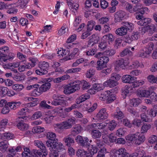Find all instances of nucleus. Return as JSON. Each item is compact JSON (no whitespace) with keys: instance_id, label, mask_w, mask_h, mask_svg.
Returning <instances> with one entry per match:
<instances>
[{"instance_id":"47","label":"nucleus","mask_w":157,"mask_h":157,"mask_svg":"<svg viewBox=\"0 0 157 157\" xmlns=\"http://www.w3.org/2000/svg\"><path fill=\"white\" fill-rule=\"evenodd\" d=\"M107 91L100 92L97 94V98L99 100L101 101H106Z\"/></svg>"},{"instance_id":"27","label":"nucleus","mask_w":157,"mask_h":157,"mask_svg":"<svg viewBox=\"0 0 157 157\" xmlns=\"http://www.w3.org/2000/svg\"><path fill=\"white\" fill-rule=\"evenodd\" d=\"M68 31L67 26L66 24H64L57 31V35L58 36H63L67 34Z\"/></svg>"},{"instance_id":"61","label":"nucleus","mask_w":157,"mask_h":157,"mask_svg":"<svg viewBox=\"0 0 157 157\" xmlns=\"http://www.w3.org/2000/svg\"><path fill=\"white\" fill-rule=\"evenodd\" d=\"M103 122L101 123L98 124V129L100 130H103L102 132L106 133L107 132V130L105 128L107 125V122Z\"/></svg>"},{"instance_id":"48","label":"nucleus","mask_w":157,"mask_h":157,"mask_svg":"<svg viewBox=\"0 0 157 157\" xmlns=\"http://www.w3.org/2000/svg\"><path fill=\"white\" fill-rule=\"evenodd\" d=\"M8 123V120L6 118H4L1 120L0 122V131L4 130Z\"/></svg>"},{"instance_id":"38","label":"nucleus","mask_w":157,"mask_h":157,"mask_svg":"<svg viewBox=\"0 0 157 157\" xmlns=\"http://www.w3.org/2000/svg\"><path fill=\"white\" fill-rule=\"evenodd\" d=\"M127 29L124 26H121L117 29L115 31L116 34L119 36H123L126 34Z\"/></svg>"},{"instance_id":"57","label":"nucleus","mask_w":157,"mask_h":157,"mask_svg":"<svg viewBox=\"0 0 157 157\" xmlns=\"http://www.w3.org/2000/svg\"><path fill=\"white\" fill-rule=\"evenodd\" d=\"M55 130L57 132H59L62 130L64 129L62 122L57 123L53 125Z\"/></svg>"},{"instance_id":"62","label":"nucleus","mask_w":157,"mask_h":157,"mask_svg":"<svg viewBox=\"0 0 157 157\" xmlns=\"http://www.w3.org/2000/svg\"><path fill=\"white\" fill-rule=\"evenodd\" d=\"M25 78V76L23 74H20L14 76L13 78L16 81H21L24 80Z\"/></svg>"},{"instance_id":"11","label":"nucleus","mask_w":157,"mask_h":157,"mask_svg":"<svg viewBox=\"0 0 157 157\" xmlns=\"http://www.w3.org/2000/svg\"><path fill=\"white\" fill-rule=\"evenodd\" d=\"M38 85L37 92L39 95L49 90L51 88V85L50 83L47 82L43 83L40 86L38 84Z\"/></svg>"},{"instance_id":"46","label":"nucleus","mask_w":157,"mask_h":157,"mask_svg":"<svg viewBox=\"0 0 157 157\" xmlns=\"http://www.w3.org/2000/svg\"><path fill=\"white\" fill-rule=\"evenodd\" d=\"M9 144L7 141L5 140L0 142V149L2 151H6L9 147Z\"/></svg>"},{"instance_id":"20","label":"nucleus","mask_w":157,"mask_h":157,"mask_svg":"<svg viewBox=\"0 0 157 157\" xmlns=\"http://www.w3.org/2000/svg\"><path fill=\"white\" fill-rule=\"evenodd\" d=\"M32 111L31 110L27 108H22L17 113L18 115L25 116L21 118L22 119L25 121H26L27 120L29 117L28 116H25L26 114V113H30Z\"/></svg>"},{"instance_id":"22","label":"nucleus","mask_w":157,"mask_h":157,"mask_svg":"<svg viewBox=\"0 0 157 157\" xmlns=\"http://www.w3.org/2000/svg\"><path fill=\"white\" fill-rule=\"evenodd\" d=\"M83 130L82 127L79 124H77L72 128L71 135L73 136H75L80 133Z\"/></svg>"},{"instance_id":"63","label":"nucleus","mask_w":157,"mask_h":157,"mask_svg":"<svg viewBox=\"0 0 157 157\" xmlns=\"http://www.w3.org/2000/svg\"><path fill=\"white\" fill-rule=\"evenodd\" d=\"M109 19V17H103L98 19V22L99 24H103L108 22Z\"/></svg>"},{"instance_id":"45","label":"nucleus","mask_w":157,"mask_h":157,"mask_svg":"<svg viewBox=\"0 0 157 157\" xmlns=\"http://www.w3.org/2000/svg\"><path fill=\"white\" fill-rule=\"evenodd\" d=\"M114 116V118L117 119L118 121L121 120L124 117L123 113L118 108L117 109Z\"/></svg>"},{"instance_id":"55","label":"nucleus","mask_w":157,"mask_h":157,"mask_svg":"<svg viewBox=\"0 0 157 157\" xmlns=\"http://www.w3.org/2000/svg\"><path fill=\"white\" fill-rule=\"evenodd\" d=\"M57 100L59 101V105L63 106H67L68 105L67 100H65L61 97L58 96Z\"/></svg>"},{"instance_id":"15","label":"nucleus","mask_w":157,"mask_h":157,"mask_svg":"<svg viewBox=\"0 0 157 157\" xmlns=\"http://www.w3.org/2000/svg\"><path fill=\"white\" fill-rule=\"evenodd\" d=\"M108 116V115L106 112V109H100L97 114L96 119L98 121H103L106 119Z\"/></svg>"},{"instance_id":"4","label":"nucleus","mask_w":157,"mask_h":157,"mask_svg":"<svg viewBox=\"0 0 157 157\" xmlns=\"http://www.w3.org/2000/svg\"><path fill=\"white\" fill-rule=\"evenodd\" d=\"M121 77L119 75L112 74L109 79L104 82L105 87L112 88L117 86L118 84V81L120 79Z\"/></svg>"},{"instance_id":"25","label":"nucleus","mask_w":157,"mask_h":157,"mask_svg":"<svg viewBox=\"0 0 157 157\" xmlns=\"http://www.w3.org/2000/svg\"><path fill=\"white\" fill-rule=\"evenodd\" d=\"M107 94L106 101L107 103H110L116 99V96L111 91L107 90Z\"/></svg>"},{"instance_id":"30","label":"nucleus","mask_w":157,"mask_h":157,"mask_svg":"<svg viewBox=\"0 0 157 157\" xmlns=\"http://www.w3.org/2000/svg\"><path fill=\"white\" fill-rule=\"evenodd\" d=\"M38 84H35L33 85H29L26 87V89L27 90H33L32 92V95L35 96L38 95L37 92V89L38 87Z\"/></svg>"},{"instance_id":"52","label":"nucleus","mask_w":157,"mask_h":157,"mask_svg":"<svg viewBox=\"0 0 157 157\" xmlns=\"http://www.w3.org/2000/svg\"><path fill=\"white\" fill-rule=\"evenodd\" d=\"M67 4L71 9L77 10L79 7L78 4L76 3H73L72 0H67Z\"/></svg>"},{"instance_id":"33","label":"nucleus","mask_w":157,"mask_h":157,"mask_svg":"<svg viewBox=\"0 0 157 157\" xmlns=\"http://www.w3.org/2000/svg\"><path fill=\"white\" fill-rule=\"evenodd\" d=\"M125 14V13L122 10L117 12L114 15L115 22H117L120 21L124 17Z\"/></svg>"},{"instance_id":"7","label":"nucleus","mask_w":157,"mask_h":157,"mask_svg":"<svg viewBox=\"0 0 157 157\" xmlns=\"http://www.w3.org/2000/svg\"><path fill=\"white\" fill-rule=\"evenodd\" d=\"M49 67L48 63L47 62H40L39 64V69L36 71V73L39 75H42L47 74V70Z\"/></svg>"},{"instance_id":"59","label":"nucleus","mask_w":157,"mask_h":157,"mask_svg":"<svg viewBox=\"0 0 157 157\" xmlns=\"http://www.w3.org/2000/svg\"><path fill=\"white\" fill-rule=\"evenodd\" d=\"M24 88V86L20 84H14L12 86V88L14 90L17 91H21Z\"/></svg>"},{"instance_id":"19","label":"nucleus","mask_w":157,"mask_h":157,"mask_svg":"<svg viewBox=\"0 0 157 157\" xmlns=\"http://www.w3.org/2000/svg\"><path fill=\"white\" fill-rule=\"evenodd\" d=\"M115 38V36L112 33H109L103 36L102 40L104 42L111 45L113 43Z\"/></svg>"},{"instance_id":"49","label":"nucleus","mask_w":157,"mask_h":157,"mask_svg":"<svg viewBox=\"0 0 157 157\" xmlns=\"http://www.w3.org/2000/svg\"><path fill=\"white\" fill-rule=\"evenodd\" d=\"M32 131L34 133H40L44 132L45 131V129L44 127L37 126L33 127Z\"/></svg>"},{"instance_id":"13","label":"nucleus","mask_w":157,"mask_h":157,"mask_svg":"<svg viewBox=\"0 0 157 157\" xmlns=\"http://www.w3.org/2000/svg\"><path fill=\"white\" fill-rule=\"evenodd\" d=\"M34 144L41 151V152L43 153L42 157H46L48 155V152L46 147L42 142L37 140H35L34 141Z\"/></svg>"},{"instance_id":"12","label":"nucleus","mask_w":157,"mask_h":157,"mask_svg":"<svg viewBox=\"0 0 157 157\" xmlns=\"http://www.w3.org/2000/svg\"><path fill=\"white\" fill-rule=\"evenodd\" d=\"M140 38L139 33L138 32H133L131 35L126 36L125 37V42L128 43H130L133 41H136Z\"/></svg>"},{"instance_id":"31","label":"nucleus","mask_w":157,"mask_h":157,"mask_svg":"<svg viewBox=\"0 0 157 157\" xmlns=\"http://www.w3.org/2000/svg\"><path fill=\"white\" fill-rule=\"evenodd\" d=\"M63 140L66 145L68 147L73 145L75 142L74 139L72 138L70 135L64 137Z\"/></svg>"},{"instance_id":"21","label":"nucleus","mask_w":157,"mask_h":157,"mask_svg":"<svg viewBox=\"0 0 157 157\" xmlns=\"http://www.w3.org/2000/svg\"><path fill=\"white\" fill-rule=\"evenodd\" d=\"M100 40V37L98 34H94L91 36L88 42V47H91L95 44L97 43Z\"/></svg>"},{"instance_id":"40","label":"nucleus","mask_w":157,"mask_h":157,"mask_svg":"<svg viewBox=\"0 0 157 157\" xmlns=\"http://www.w3.org/2000/svg\"><path fill=\"white\" fill-rule=\"evenodd\" d=\"M21 104L20 101L10 102L7 103V105L10 107L11 109H16L18 108Z\"/></svg>"},{"instance_id":"35","label":"nucleus","mask_w":157,"mask_h":157,"mask_svg":"<svg viewBox=\"0 0 157 157\" xmlns=\"http://www.w3.org/2000/svg\"><path fill=\"white\" fill-rule=\"evenodd\" d=\"M76 155L78 157H93L82 149L78 150L76 152Z\"/></svg>"},{"instance_id":"39","label":"nucleus","mask_w":157,"mask_h":157,"mask_svg":"<svg viewBox=\"0 0 157 157\" xmlns=\"http://www.w3.org/2000/svg\"><path fill=\"white\" fill-rule=\"evenodd\" d=\"M147 114L151 117H154L156 116L157 113V105L154 106L153 108L147 111Z\"/></svg>"},{"instance_id":"32","label":"nucleus","mask_w":157,"mask_h":157,"mask_svg":"<svg viewBox=\"0 0 157 157\" xmlns=\"http://www.w3.org/2000/svg\"><path fill=\"white\" fill-rule=\"evenodd\" d=\"M90 96L88 93L85 94L80 96L76 100L77 105L80 104L86 100L90 98Z\"/></svg>"},{"instance_id":"44","label":"nucleus","mask_w":157,"mask_h":157,"mask_svg":"<svg viewBox=\"0 0 157 157\" xmlns=\"http://www.w3.org/2000/svg\"><path fill=\"white\" fill-rule=\"evenodd\" d=\"M151 127V125L150 124L147 123L144 124L141 128V133L143 134L146 133Z\"/></svg>"},{"instance_id":"24","label":"nucleus","mask_w":157,"mask_h":157,"mask_svg":"<svg viewBox=\"0 0 157 157\" xmlns=\"http://www.w3.org/2000/svg\"><path fill=\"white\" fill-rule=\"evenodd\" d=\"M141 102V100L139 98H134L130 99L128 102V104L131 107L138 106Z\"/></svg>"},{"instance_id":"50","label":"nucleus","mask_w":157,"mask_h":157,"mask_svg":"<svg viewBox=\"0 0 157 157\" xmlns=\"http://www.w3.org/2000/svg\"><path fill=\"white\" fill-rule=\"evenodd\" d=\"M117 124L114 120H112L107 122V125L110 131L113 130L116 128Z\"/></svg>"},{"instance_id":"51","label":"nucleus","mask_w":157,"mask_h":157,"mask_svg":"<svg viewBox=\"0 0 157 157\" xmlns=\"http://www.w3.org/2000/svg\"><path fill=\"white\" fill-rule=\"evenodd\" d=\"M43 153L36 149H33L31 152L30 157H42Z\"/></svg>"},{"instance_id":"9","label":"nucleus","mask_w":157,"mask_h":157,"mask_svg":"<svg viewBox=\"0 0 157 157\" xmlns=\"http://www.w3.org/2000/svg\"><path fill=\"white\" fill-rule=\"evenodd\" d=\"M76 108H78V106L77 104H74L70 107L63 109L61 108L58 113L60 116L64 118L69 113L72 109Z\"/></svg>"},{"instance_id":"41","label":"nucleus","mask_w":157,"mask_h":157,"mask_svg":"<svg viewBox=\"0 0 157 157\" xmlns=\"http://www.w3.org/2000/svg\"><path fill=\"white\" fill-rule=\"evenodd\" d=\"M88 151L90 155L93 157L94 154L97 153L98 149L95 145H89L88 147Z\"/></svg>"},{"instance_id":"42","label":"nucleus","mask_w":157,"mask_h":157,"mask_svg":"<svg viewBox=\"0 0 157 157\" xmlns=\"http://www.w3.org/2000/svg\"><path fill=\"white\" fill-rule=\"evenodd\" d=\"M127 133V129L124 128H119L116 132V135L118 137H122Z\"/></svg>"},{"instance_id":"10","label":"nucleus","mask_w":157,"mask_h":157,"mask_svg":"<svg viewBox=\"0 0 157 157\" xmlns=\"http://www.w3.org/2000/svg\"><path fill=\"white\" fill-rule=\"evenodd\" d=\"M156 89L155 86H151L149 88L148 90H138L136 94L140 97L147 98L150 95L151 90H155Z\"/></svg>"},{"instance_id":"18","label":"nucleus","mask_w":157,"mask_h":157,"mask_svg":"<svg viewBox=\"0 0 157 157\" xmlns=\"http://www.w3.org/2000/svg\"><path fill=\"white\" fill-rule=\"evenodd\" d=\"M75 140L78 144L83 146L87 144L89 141L87 137L82 136L80 135H78L76 136Z\"/></svg>"},{"instance_id":"6","label":"nucleus","mask_w":157,"mask_h":157,"mask_svg":"<svg viewBox=\"0 0 157 157\" xmlns=\"http://www.w3.org/2000/svg\"><path fill=\"white\" fill-rule=\"evenodd\" d=\"M128 59H120L114 62L115 69L116 71L120 70L121 68L124 69L129 64Z\"/></svg>"},{"instance_id":"58","label":"nucleus","mask_w":157,"mask_h":157,"mask_svg":"<svg viewBox=\"0 0 157 157\" xmlns=\"http://www.w3.org/2000/svg\"><path fill=\"white\" fill-rule=\"evenodd\" d=\"M91 135L93 138L96 139L99 138L101 136V133L99 130L94 129L92 131Z\"/></svg>"},{"instance_id":"43","label":"nucleus","mask_w":157,"mask_h":157,"mask_svg":"<svg viewBox=\"0 0 157 157\" xmlns=\"http://www.w3.org/2000/svg\"><path fill=\"white\" fill-rule=\"evenodd\" d=\"M18 128L22 131H25L29 128V125L28 124L23 122H19L17 125Z\"/></svg>"},{"instance_id":"36","label":"nucleus","mask_w":157,"mask_h":157,"mask_svg":"<svg viewBox=\"0 0 157 157\" xmlns=\"http://www.w3.org/2000/svg\"><path fill=\"white\" fill-rule=\"evenodd\" d=\"M76 81L77 83H79L78 84L79 87V89L80 88V85H81L82 88L83 90L87 89L89 88L90 86V83L85 80H76Z\"/></svg>"},{"instance_id":"5","label":"nucleus","mask_w":157,"mask_h":157,"mask_svg":"<svg viewBox=\"0 0 157 157\" xmlns=\"http://www.w3.org/2000/svg\"><path fill=\"white\" fill-rule=\"evenodd\" d=\"M79 83L75 81L66 85L64 87V93L66 94H69L78 90H79Z\"/></svg>"},{"instance_id":"53","label":"nucleus","mask_w":157,"mask_h":157,"mask_svg":"<svg viewBox=\"0 0 157 157\" xmlns=\"http://www.w3.org/2000/svg\"><path fill=\"white\" fill-rule=\"evenodd\" d=\"M14 137V136L13 134L10 132H6L4 133L2 136L1 135L0 139L10 140L13 138Z\"/></svg>"},{"instance_id":"17","label":"nucleus","mask_w":157,"mask_h":157,"mask_svg":"<svg viewBox=\"0 0 157 157\" xmlns=\"http://www.w3.org/2000/svg\"><path fill=\"white\" fill-rule=\"evenodd\" d=\"M141 132H137L135 133L136 139L135 144L138 145L143 143L145 140V136Z\"/></svg>"},{"instance_id":"64","label":"nucleus","mask_w":157,"mask_h":157,"mask_svg":"<svg viewBox=\"0 0 157 157\" xmlns=\"http://www.w3.org/2000/svg\"><path fill=\"white\" fill-rule=\"evenodd\" d=\"M42 116V113L39 111L35 112L31 117L32 120H36Z\"/></svg>"},{"instance_id":"37","label":"nucleus","mask_w":157,"mask_h":157,"mask_svg":"<svg viewBox=\"0 0 157 157\" xmlns=\"http://www.w3.org/2000/svg\"><path fill=\"white\" fill-rule=\"evenodd\" d=\"M156 30V27L154 24H152L147 26V32L149 36H151Z\"/></svg>"},{"instance_id":"8","label":"nucleus","mask_w":157,"mask_h":157,"mask_svg":"<svg viewBox=\"0 0 157 157\" xmlns=\"http://www.w3.org/2000/svg\"><path fill=\"white\" fill-rule=\"evenodd\" d=\"M56 134L54 132H48L46 134V138L48 140L46 141V144L47 147V142L49 143L51 145H52L54 143H56V146L59 145V143H62L60 142H57L58 141L57 139H56Z\"/></svg>"},{"instance_id":"1","label":"nucleus","mask_w":157,"mask_h":157,"mask_svg":"<svg viewBox=\"0 0 157 157\" xmlns=\"http://www.w3.org/2000/svg\"><path fill=\"white\" fill-rule=\"evenodd\" d=\"M137 78L129 75H123L121 78L122 82L125 83H132L133 88H135L142 86L145 83L143 79L136 80Z\"/></svg>"},{"instance_id":"56","label":"nucleus","mask_w":157,"mask_h":157,"mask_svg":"<svg viewBox=\"0 0 157 157\" xmlns=\"http://www.w3.org/2000/svg\"><path fill=\"white\" fill-rule=\"evenodd\" d=\"M149 82L151 83H157V75H149L147 78Z\"/></svg>"},{"instance_id":"60","label":"nucleus","mask_w":157,"mask_h":157,"mask_svg":"<svg viewBox=\"0 0 157 157\" xmlns=\"http://www.w3.org/2000/svg\"><path fill=\"white\" fill-rule=\"evenodd\" d=\"M36 59H29V62L26 64L27 68L29 69L34 67L35 65Z\"/></svg>"},{"instance_id":"3","label":"nucleus","mask_w":157,"mask_h":157,"mask_svg":"<svg viewBox=\"0 0 157 157\" xmlns=\"http://www.w3.org/2000/svg\"><path fill=\"white\" fill-rule=\"evenodd\" d=\"M47 147L49 148L50 152L49 154L50 157H58L59 152L63 149H64V146L62 143H59V145L56 146V143H54L51 145L49 143L47 142Z\"/></svg>"},{"instance_id":"26","label":"nucleus","mask_w":157,"mask_h":157,"mask_svg":"<svg viewBox=\"0 0 157 157\" xmlns=\"http://www.w3.org/2000/svg\"><path fill=\"white\" fill-rule=\"evenodd\" d=\"M29 0H18L16 3H14L13 5H16V7L20 9H24L26 7Z\"/></svg>"},{"instance_id":"23","label":"nucleus","mask_w":157,"mask_h":157,"mask_svg":"<svg viewBox=\"0 0 157 157\" xmlns=\"http://www.w3.org/2000/svg\"><path fill=\"white\" fill-rule=\"evenodd\" d=\"M103 141L104 143L108 144L109 142H113L116 139V137L113 133H111L109 136H107L106 134L102 136Z\"/></svg>"},{"instance_id":"34","label":"nucleus","mask_w":157,"mask_h":157,"mask_svg":"<svg viewBox=\"0 0 157 157\" xmlns=\"http://www.w3.org/2000/svg\"><path fill=\"white\" fill-rule=\"evenodd\" d=\"M151 22V19L149 18H145L137 22V24L141 26H147Z\"/></svg>"},{"instance_id":"14","label":"nucleus","mask_w":157,"mask_h":157,"mask_svg":"<svg viewBox=\"0 0 157 157\" xmlns=\"http://www.w3.org/2000/svg\"><path fill=\"white\" fill-rule=\"evenodd\" d=\"M84 105V108H82L83 110H86L88 113H90L93 112L98 107V105L97 103H94L92 104L91 102L85 103Z\"/></svg>"},{"instance_id":"54","label":"nucleus","mask_w":157,"mask_h":157,"mask_svg":"<svg viewBox=\"0 0 157 157\" xmlns=\"http://www.w3.org/2000/svg\"><path fill=\"white\" fill-rule=\"evenodd\" d=\"M154 48V44L153 42H150L147 45L145 48L146 53L150 55L151 54Z\"/></svg>"},{"instance_id":"29","label":"nucleus","mask_w":157,"mask_h":157,"mask_svg":"<svg viewBox=\"0 0 157 157\" xmlns=\"http://www.w3.org/2000/svg\"><path fill=\"white\" fill-rule=\"evenodd\" d=\"M76 38V36L75 34H73L70 36L67 40L65 44L66 47L68 48H71L73 44L71 43L74 41Z\"/></svg>"},{"instance_id":"16","label":"nucleus","mask_w":157,"mask_h":157,"mask_svg":"<svg viewBox=\"0 0 157 157\" xmlns=\"http://www.w3.org/2000/svg\"><path fill=\"white\" fill-rule=\"evenodd\" d=\"M105 55V53H101V52H99L96 54L95 57L99 59L98 61L106 65L109 61V58Z\"/></svg>"},{"instance_id":"2","label":"nucleus","mask_w":157,"mask_h":157,"mask_svg":"<svg viewBox=\"0 0 157 157\" xmlns=\"http://www.w3.org/2000/svg\"><path fill=\"white\" fill-rule=\"evenodd\" d=\"M139 153H134L131 154L129 157H151L150 156L142 155H143ZM114 155L116 157H128V153H127L126 150L123 147H121L118 149L116 150L114 153Z\"/></svg>"},{"instance_id":"28","label":"nucleus","mask_w":157,"mask_h":157,"mask_svg":"<svg viewBox=\"0 0 157 157\" xmlns=\"http://www.w3.org/2000/svg\"><path fill=\"white\" fill-rule=\"evenodd\" d=\"M132 92V88L128 85L125 86L123 90L122 95L124 98H125L127 96H129L130 94Z\"/></svg>"}]
</instances>
